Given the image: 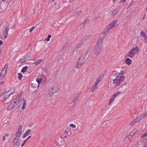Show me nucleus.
Here are the masks:
<instances>
[{"label": "nucleus", "mask_w": 147, "mask_h": 147, "mask_svg": "<svg viewBox=\"0 0 147 147\" xmlns=\"http://www.w3.org/2000/svg\"><path fill=\"white\" fill-rule=\"evenodd\" d=\"M139 49L138 47L136 46L135 48H132L129 51L127 56L130 57H132L139 51Z\"/></svg>", "instance_id": "nucleus-1"}, {"label": "nucleus", "mask_w": 147, "mask_h": 147, "mask_svg": "<svg viewBox=\"0 0 147 147\" xmlns=\"http://www.w3.org/2000/svg\"><path fill=\"white\" fill-rule=\"evenodd\" d=\"M86 60V58H84L83 57L81 56L78 60L76 67L77 69L80 68L85 63Z\"/></svg>", "instance_id": "nucleus-2"}, {"label": "nucleus", "mask_w": 147, "mask_h": 147, "mask_svg": "<svg viewBox=\"0 0 147 147\" xmlns=\"http://www.w3.org/2000/svg\"><path fill=\"white\" fill-rule=\"evenodd\" d=\"M58 91V88L57 84L53 85L52 87L50 89L49 92L50 96H53L54 94L56 93Z\"/></svg>", "instance_id": "nucleus-3"}, {"label": "nucleus", "mask_w": 147, "mask_h": 147, "mask_svg": "<svg viewBox=\"0 0 147 147\" xmlns=\"http://www.w3.org/2000/svg\"><path fill=\"white\" fill-rule=\"evenodd\" d=\"M145 115L144 114L138 116L137 118L134 119L133 121H131L130 123V125H133L140 120H141L143 118Z\"/></svg>", "instance_id": "nucleus-4"}, {"label": "nucleus", "mask_w": 147, "mask_h": 147, "mask_svg": "<svg viewBox=\"0 0 147 147\" xmlns=\"http://www.w3.org/2000/svg\"><path fill=\"white\" fill-rule=\"evenodd\" d=\"M21 141L18 138L15 137L13 140V145L16 147H19L20 146Z\"/></svg>", "instance_id": "nucleus-5"}, {"label": "nucleus", "mask_w": 147, "mask_h": 147, "mask_svg": "<svg viewBox=\"0 0 147 147\" xmlns=\"http://www.w3.org/2000/svg\"><path fill=\"white\" fill-rule=\"evenodd\" d=\"M102 47L100 45H96L94 50V53L96 55H98L100 52Z\"/></svg>", "instance_id": "nucleus-6"}, {"label": "nucleus", "mask_w": 147, "mask_h": 147, "mask_svg": "<svg viewBox=\"0 0 147 147\" xmlns=\"http://www.w3.org/2000/svg\"><path fill=\"white\" fill-rule=\"evenodd\" d=\"M9 23H7L6 24V26L4 28L3 34L6 38L8 35V32L9 30Z\"/></svg>", "instance_id": "nucleus-7"}, {"label": "nucleus", "mask_w": 147, "mask_h": 147, "mask_svg": "<svg viewBox=\"0 0 147 147\" xmlns=\"http://www.w3.org/2000/svg\"><path fill=\"white\" fill-rule=\"evenodd\" d=\"M12 90H13L12 92H11V93H9V91H8L4 95L3 100H6L7 98H9V97L11 95L15 92V89H11V91H12Z\"/></svg>", "instance_id": "nucleus-8"}, {"label": "nucleus", "mask_w": 147, "mask_h": 147, "mask_svg": "<svg viewBox=\"0 0 147 147\" xmlns=\"http://www.w3.org/2000/svg\"><path fill=\"white\" fill-rule=\"evenodd\" d=\"M17 103L16 101H14L11 102L8 107L7 108V111H9L12 110L17 105Z\"/></svg>", "instance_id": "nucleus-9"}, {"label": "nucleus", "mask_w": 147, "mask_h": 147, "mask_svg": "<svg viewBox=\"0 0 147 147\" xmlns=\"http://www.w3.org/2000/svg\"><path fill=\"white\" fill-rule=\"evenodd\" d=\"M22 132V126L21 125H20L18 127V131L16 132V137L18 139H19L21 136V135Z\"/></svg>", "instance_id": "nucleus-10"}, {"label": "nucleus", "mask_w": 147, "mask_h": 147, "mask_svg": "<svg viewBox=\"0 0 147 147\" xmlns=\"http://www.w3.org/2000/svg\"><path fill=\"white\" fill-rule=\"evenodd\" d=\"M103 37H102V36H101V35H100V37L97 40V44L96 45H100L101 47L102 46V45L103 44Z\"/></svg>", "instance_id": "nucleus-11"}, {"label": "nucleus", "mask_w": 147, "mask_h": 147, "mask_svg": "<svg viewBox=\"0 0 147 147\" xmlns=\"http://www.w3.org/2000/svg\"><path fill=\"white\" fill-rule=\"evenodd\" d=\"M117 20H113L112 22H111L110 24L108 26L110 29H112L113 27H114L117 23Z\"/></svg>", "instance_id": "nucleus-12"}, {"label": "nucleus", "mask_w": 147, "mask_h": 147, "mask_svg": "<svg viewBox=\"0 0 147 147\" xmlns=\"http://www.w3.org/2000/svg\"><path fill=\"white\" fill-rule=\"evenodd\" d=\"M110 30L107 27L104 30L103 32L100 34L101 36H102V37H104L109 32Z\"/></svg>", "instance_id": "nucleus-13"}, {"label": "nucleus", "mask_w": 147, "mask_h": 147, "mask_svg": "<svg viewBox=\"0 0 147 147\" xmlns=\"http://www.w3.org/2000/svg\"><path fill=\"white\" fill-rule=\"evenodd\" d=\"M90 53V51L89 50H88L85 51V53L83 54L84 55H82V56L84 58H86V59L89 55Z\"/></svg>", "instance_id": "nucleus-14"}, {"label": "nucleus", "mask_w": 147, "mask_h": 147, "mask_svg": "<svg viewBox=\"0 0 147 147\" xmlns=\"http://www.w3.org/2000/svg\"><path fill=\"white\" fill-rule=\"evenodd\" d=\"M111 77L112 78H113V77L114 78L115 77L114 79L113 80V82H114V83H116L119 82V79L118 75L114 76L113 75L111 76Z\"/></svg>", "instance_id": "nucleus-15"}, {"label": "nucleus", "mask_w": 147, "mask_h": 147, "mask_svg": "<svg viewBox=\"0 0 147 147\" xmlns=\"http://www.w3.org/2000/svg\"><path fill=\"white\" fill-rule=\"evenodd\" d=\"M6 73V71L3 70L1 71L0 74V79H3Z\"/></svg>", "instance_id": "nucleus-16"}, {"label": "nucleus", "mask_w": 147, "mask_h": 147, "mask_svg": "<svg viewBox=\"0 0 147 147\" xmlns=\"http://www.w3.org/2000/svg\"><path fill=\"white\" fill-rule=\"evenodd\" d=\"M120 9V7H118L116 9H115L113 11L112 13V16H115V14L117 13L118 11Z\"/></svg>", "instance_id": "nucleus-17"}, {"label": "nucleus", "mask_w": 147, "mask_h": 147, "mask_svg": "<svg viewBox=\"0 0 147 147\" xmlns=\"http://www.w3.org/2000/svg\"><path fill=\"white\" fill-rule=\"evenodd\" d=\"M84 23L81 22L78 24V26L77 28L78 30H80L82 29L84 27Z\"/></svg>", "instance_id": "nucleus-18"}, {"label": "nucleus", "mask_w": 147, "mask_h": 147, "mask_svg": "<svg viewBox=\"0 0 147 147\" xmlns=\"http://www.w3.org/2000/svg\"><path fill=\"white\" fill-rule=\"evenodd\" d=\"M122 74H119L118 75L119 79V82H123L125 78V76H122Z\"/></svg>", "instance_id": "nucleus-19"}, {"label": "nucleus", "mask_w": 147, "mask_h": 147, "mask_svg": "<svg viewBox=\"0 0 147 147\" xmlns=\"http://www.w3.org/2000/svg\"><path fill=\"white\" fill-rule=\"evenodd\" d=\"M131 60L129 58H127L125 60V63L128 65H130L132 63Z\"/></svg>", "instance_id": "nucleus-20"}, {"label": "nucleus", "mask_w": 147, "mask_h": 147, "mask_svg": "<svg viewBox=\"0 0 147 147\" xmlns=\"http://www.w3.org/2000/svg\"><path fill=\"white\" fill-rule=\"evenodd\" d=\"M91 37L90 35H88L85 36L84 38L82 40V41L84 42V40H87L89 39Z\"/></svg>", "instance_id": "nucleus-21"}, {"label": "nucleus", "mask_w": 147, "mask_h": 147, "mask_svg": "<svg viewBox=\"0 0 147 147\" xmlns=\"http://www.w3.org/2000/svg\"><path fill=\"white\" fill-rule=\"evenodd\" d=\"M138 130L137 129L135 128L130 133V135L132 136L134 135L137 131Z\"/></svg>", "instance_id": "nucleus-22"}, {"label": "nucleus", "mask_w": 147, "mask_h": 147, "mask_svg": "<svg viewBox=\"0 0 147 147\" xmlns=\"http://www.w3.org/2000/svg\"><path fill=\"white\" fill-rule=\"evenodd\" d=\"M121 93V92L118 91L116 93H114L112 96L115 98L117 96L119 95Z\"/></svg>", "instance_id": "nucleus-23"}, {"label": "nucleus", "mask_w": 147, "mask_h": 147, "mask_svg": "<svg viewBox=\"0 0 147 147\" xmlns=\"http://www.w3.org/2000/svg\"><path fill=\"white\" fill-rule=\"evenodd\" d=\"M42 59H39L37 60L36 61L34 62L33 64L35 65H38L42 61Z\"/></svg>", "instance_id": "nucleus-24"}, {"label": "nucleus", "mask_w": 147, "mask_h": 147, "mask_svg": "<svg viewBox=\"0 0 147 147\" xmlns=\"http://www.w3.org/2000/svg\"><path fill=\"white\" fill-rule=\"evenodd\" d=\"M97 86L93 84L91 88V90L92 92H94L96 90Z\"/></svg>", "instance_id": "nucleus-25"}, {"label": "nucleus", "mask_w": 147, "mask_h": 147, "mask_svg": "<svg viewBox=\"0 0 147 147\" xmlns=\"http://www.w3.org/2000/svg\"><path fill=\"white\" fill-rule=\"evenodd\" d=\"M28 68V67L27 66H26L24 67L21 70V72L22 73H24L25 72L26 70H27Z\"/></svg>", "instance_id": "nucleus-26"}, {"label": "nucleus", "mask_w": 147, "mask_h": 147, "mask_svg": "<svg viewBox=\"0 0 147 147\" xmlns=\"http://www.w3.org/2000/svg\"><path fill=\"white\" fill-rule=\"evenodd\" d=\"M115 99V98L112 96L109 100V105H110L112 103Z\"/></svg>", "instance_id": "nucleus-27"}, {"label": "nucleus", "mask_w": 147, "mask_h": 147, "mask_svg": "<svg viewBox=\"0 0 147 147\" xmlns=\"http://www.w3.org/2000/svg\"><path fill=\"white\" fill-rule=\"evenodd\" d=\"M58 143L59 145L62 147L63 146V144H64V142L63 141H58Z\"/></svg>", "instance_id": "nucleus-28"}, {"label": "nucleus", "mask_w": 147, "mask_h": 147, "mask_svg": "<svg viewBox=\"0 0 147 147\" xmlns=\"http://www.w3.org/2000/svg\"><path fill=\"white\" fill-rule=\"evenodd\" d=\"M6 90L5 89H2L0 90V95H2L3 94L5 93Z\"/></svg>", "instance_id": "nucleus-29"}, {"label": "nucleus", "mask_w": 147, "mask_h": 147, "mask_svg": "<svg viewBox=\"0 0 147 147\" xmlns=\"http://www.w3.org/2000/svg\"><path fill=\"white\" fill-rule=\"evenodd\" d=\"M71 130V128L69 127L67 128L64 131V133H68Z\"/></svg>", "instance_id": "nucleus-30"}, {"label": "nucleus", "mask_w": 147, "mask_h": 147, "mask_svg": "<svg viewBox=\"0 0 147 147\" xmlns=\"http://www.w3.org/2000/svg\"><path fill=\"white\" fill-rule=\"evenodd\" d=\"M36 82H38V86H39V84L41 82V81L42 80L41 78H37L36 79Z\"/></svg>", "instance_id": "nucleus-31"}, {"label": "nucleus", "mask_w": 147, "mask_h": 147, "mask_svg": "<svg viewBox=\"0 0 147 147\" xmlns=\"http://www.w3.org/2000/svg\"><path fill=\"white\" fill-rule=\"evenodd\" d=\"M77 51V48H76L74 49L73 52V54L74 55H76L78 53V51Z\"/></svg>", "instance_id": "nucleus-32"}, {"label": "nucleus", "mask_w": 147, "mask_h": 147, "mask_svg": "<svg viewBox=\"0 0 147 147\" xmlns=\"http://www.w3.org/2000/svg\"><path fill=\"white\" fill-rule=\"evenodd\" d=\"M140 34L141 36H143L144 37L147 36L146 34V33L143 32H141Z\"/></svg>", "instance_id": "nucleus-33"}, {"label": "nucleus", "mask_w": 147, "mask_h": 147, "mask_svg": "<svg viewBox=\"0 0 147 147\" xmlns=\"http://www.w3.org/2000/svg\"><path fill=\"white\" fill-rule=\"evenodd\" d=\"M51 36L50 34H49L48 35L47 38H45V41H49L50 40V38H51Z\"/></svg>", "instance_id": "nucleus-34"}, {"label": "nucleus", "mask_w": 147, "mask_h": 147, "mask_svg": "<svg viewBox=\"0 0 147 147\" xmlns=\"http://www.w3.org/2000/svg\"><path fill=\"white\" fill-rule=\"evenodd\" d=\"M31 131V130L30 129H28L25 133V134L27 136H28L29 134L30 133Z\"/></svg>", "instance_id": "nucleus-35"}, {"label": "nucleus", "mask_w": 147, "mask_h": 147, "mask_svg": "<svg viewBox=\"0 0 147 147\" xmlns=\"http://www.w3.org/2000/svg\"><path fill=\"white\" fill-rule=\"evenodd\" d=\"M83 45V42H80L79 44L76 47L77 48H80L81 46L82 45Z\"/></svg>", "instance_id": "nucleus-36"}, {"label": "nucleus", "mask_w": 147, "mask_h": 147, "mask_svg": "<svg viewBox=\"0 0 147 147\" xmlns=\"http://www.w3.org/2000/svg\"><path fill=\"white\" fill-rule=\"evenodd\" d=\"M18 78L19 80H21L22 77V74L21 73H19L18 74Z\"/></svg>", "instance_id": "nucleus-37"}, {"label": "nucleus", "mask_w": 147, "mask_h": 147, "mask_svg": "<svg viewBox=\"0 0 147 147\" xmlns=\"http://www.w3.org/2000/svg\"><path fill=\"white\" fill-rule=\"evenodd\" d=\"M81 13V11H78L76 12L74 14L75 16H78L80 15Z\"/></svg>", "instance_id": "nucleus-38"}, {"label": "nucleus", "mask_w": 147, "mask_h": 147, "mask_svg": "<svg viewBox=\"0 0 147 147\" xmlns=\"http://www.w3.org/2000/svg\"><path fill=\"white\" fill-rule=\"evenodd\" d=\"M141 137L142 138L146 137L147 138V132L143 134L141 136Z\"/></svg>", "instance_id": "nucleus-39"}, {"label": "nucleus", "mask_w": 147, "mask_h": 147, "mask_svg": "<svg viewBox=\"0 0 147 147\" xmlns=\"http://www.w3.org/2000/svg\"><path fill=\"white\" fill-rule=\"evenodd\" d=\"M78 98H76L74 97V99H73L72 102L74 104H75V103L76 102Z\"/></svg>", "instance_id": "nucleus-40"}, {"label": "nucleus", "mask_w": 147, "mask_h": 147, "mask_svg": "<svg viewBox=\"0 0 147 147\" xmlns=\"http://www.w3.org/2000/svg\"><path fill=\"white\" fill-rule=\"evenodd\" d=\"M8 64H7V63L5 65V66L3 68V69L6 71L7 69L8 68Z\"/></svg>", "instance_id": "nucleus-41"}, {"label": "nucleus", "mask_w": 147, "mask_h": 147, "mask_svg": "<svg viewBox=\"0 0 147 147\" xmlns=\"http://www.w3.org/2000/svg\"><path fill=\"white\" fill-rule=\"evenodd\" d=\"M26 59L25 58V57H24L22 59L21 61V62L22 63H23L26 61Z\"/></svg>", "instance_id": "nucleus-42"}, {"label": "nucleus", "mask_w": 147, "mask_h": 147, "mask_svg": "<svg viewBox=\"0 0 147 147\" xmlns=\"http://www.w3.org/2000/svg\"><path fill=\"white\" fill-rule=\"evenodd\" d=\"M23 106H26V101L24 100V98H23Z\"/></svg>", "instance_id": "nucleus-43"}, {"label": "nucleus", "mask_w": 147, "mask_h": 147, "mask_svg": "<svg viewBox=\"0 0 147 147\" xmlns=\"http://www.w3.org/2000/svg\"><path fill=\"white\" fill-rule=\"evenodd\" d=\"M103 77H101V76H100L96 80H98V82L100 81H101Z\"/></svg>", "instance_id": "nucleus-44"}, {"label": "nucleus", "mask_w": 147, "mask_h": 147, "mask_svg": "<svg viewBox=\"0 0 147 147\" xmlns=\"http://www.w3.org/2000/svg\"><path fill=\"white\" fill-rule=\"evenodd\" d=\"M127 84V82H124L121 85V87H123V86H125Z\"/></svg>", "instance_id": "nucleus-45"}, {"label": "nucleus", "mask_w": 147, "mask_h": 147, "mask_svg": "<svg viewBox=\"0 0 147 147\" xmlns=\"http://www.w3.org/2000/svg\"><path fill=\"white\" fill-rule=\"evenodd\" d=\"M69 126L73 128L76 127V126L74 124L72 123L69 124Z\"/></svg>", "instance_id": "nucleus-46"}, {"label": "nucleus", "mask_w": 147, "mask_h": 147, "mask_svg": "<svg viewBox=\"0 0 147 147\" xmlns=\"http://www.w3.org/2000/svg\"><path fill=\"white\" fill-rule=\"evenodd\" d=\"M30 56V55L29 54V55H27L25 56L24 57L26 59V60H27V59H28L29 58Z\"/></svg>", "instance_id": "nucleus-47"}, {"label": "nucleus", "mask_w": 147, "mask_h": 147, "mask_svg": "<svg viewBox=\"0 0 147 147\" xmlns=\"http://www.w3.org/2000/svg\"><path fill=\"white\" fill-rule=\"evenodd\" d=\"M27 141V140H25L24 141L21 145L22 147H23L24 146Z\"/></svg>", "instance_id": "nucleus-48"}, {"label": "nucleus", "mask_w": 147, "mask_h": 147, "mask_svg": "<svg viewBox=\"0 0 147 147\" xmlns=\"http://www.w3.org/2000/svg\"><path fill=\"white\" fill-rule=\"evenodd\" d=\"M80 96V94L78 93L75 96V97L78 98H79V97Z\"/></svg>", "instance_id": "nucleus-49"}, {"label": "nucleus", "mask_w": 147, "mask_h": 147, "mask_svg": "<svg viewBox=\"0 0 147 147\" xmlns=\"http://www.w3.org/2000/svg\"><path fill=\"white\" fill-rule=\"evenodd\" d=\"M144 42L145 43H147V36L144 37Z\"/></svg>", "instance_id": "nucleus-50"}, {"label": "nucleus", "mask_w": 147, "mask_h": 147, "mask_svg": "<svg viewBox=\"0 0 147 147\" xmlns=\"http://www.w3.org/2000/svg\"><path fill=\"white\" fill-rule=\"evenodd\" d=\"M99 82L98 81V80H96L95 81V83L94 84L97 86V85L98 84V83Z\"/></svg>", "instance_id": "nucleus-51"}, {"label": "nucleus", "mask_w": 147, "mask_h": 147, "mask_svg": "<svg viewBox=\"0 0 147 147\" xmlns=\"http://www.w3.org/2000/svg\"><path fill=\"white\" fill-rule=\"evenodd\" d=\"M34 27H32L30 30H29V32H31L32 31V30H33L34 29Z\"/></svg>", "instance_id": "nucleus-52"}, {"label": "nucleus", "mask_w": 147, "mask_h": 147, "mask_svg": "<svg viewBox=\"0 0 147 147\" xmlns=\"http://www.w3.org/2000/svg\"><path fill=\"white\" fill-rule=\"evenodd\" d=\"M69 134H68V135H64L63 137L65 138H67L68 136H69Z\"/></svg>", "instance_id": "nucleus-53"}, {"label": "nucleus", "mask_w": 147, "mask_h": 147, "mask_svg": "<svg viewBox=\"0 0 147 147\" xmlns=\"http://www.w3.org/2000/svg\"><path fill=\"white\" fill-rule=\"evenodd\" d=\"M26 136H27L24 133L23 136V138H25Z\"/></svg>", "instance_id": "nucleus-54"}, {"label": "nucleus", "mask_w": 147, "mask_h": 147, "mask_svg": "<svg viewBox=\"0 0 147 147\" xmlns=\"http://www.w3.org/2000/svg\"><path fill=\"white\" fill-rule=\"evenodd\" d=\"M31 138V136H28L27 139L26 140H27V141L28 140V139L30 138Z\"/></svg>", "instance_id": "nucleus-55"}, {"label": "nucleus", "mask_w": 147, "mask_h": 147, "mask_svg": "<svg viewBox=\"0 0 147 147\" xmlns=\"http://www.w3.org/2000/svg\"><path fill=\"white\" fill-rule=\"evenodd\" d=\"M3 43V41L2 40H0V46Z\"/></svg>", "instance_id": "nucleus-56"}, {"label": "nucleus", "mask_w": 147, "mask_h": 147, "mask_svg": "<svg viewBox=\"0 0 147 147\" xmlns=\"http://www.w3.org/2000/svg\"><path fill=\"white\" fill-rule=\"evenodd\" d=\"M25 107H26L23 106L22 108V109L24 110V109H25Z\"/></svg>", "instance_id": "nucleus-57"}, {"label": "nucleus", "mask_w": 147, "mask_h": 147, "mask_svg": "<svg viewBox=\"0 0 147 147\" xmlns=\"http://www.w3.org/2000/svg\"><path fill=\"white\" fill-rule=\"evenodd\" d=\"M3 140L4 141L5 140V136H3Z\"/></svg>", "instance_id": "nucleus-58"}, {"label": "nucleus", "mask_w": 147, "mask_h": 147, "mask_svg": "<svg viewBox=\"0 0 147 147\" xmlns=\"http://www.w3.org/2000/svg\"><path fill=\"white\" fill-rule=\"evenodd\" d=\"M126 0H121V2L124 3V2Z\"/></svg>", "instance_id": "nucleus-59"}, {"label": "nucleus", "mask_w": 147, "mask_h": 147, "mask_svg": "<svg viewBox=\"0 0 147 147\" xmlns=\"http://www.w3.org/2000/svg\"><path fill=\"white\" fill-rule=\"evenodd\" d=\"M2 21V20H0V25H1L2 24V23L1 22Z\"/></svg>", "instance_id": "nucleus-60"}, {"label": "nucleus", "mask_w": 147, "mask_h": 147, "mask_svg": "<svg viewBox=\"0 0 147 147\" xmlns=\"http://www.w3.org/2000/svg\"><path fill=\"white\" fill-rule=\"evenodd\" d=\"M144 147H147V144H145L144 146Z\"/></svg>", "instance_id": "nucleus-61"}, {"label": "nucleus", "mask_w": 147, "mask_h": 147, "mask_svg": "<svg viewBox=\"0 0 147 147\" xmlns=\"http://www.w3.org/2000/svg\"><path fill=\"white\" fill-rule=\"evenodd\" d=\"M17 97H18V96H17V97H16V98H15V101H16V100H18V98H17Z\"/></svg>", "instance_id": "nucleus-62"}, {"label": "nucleus", "mask_w": 147, "mask_h": 147, "mask_svg": "<svg viewBox=\"0 0 147 147\" xmlns=\"http://www.w3.org/2000/svg\"><path fill=\"white\" fill-rule=\"evenodd\" d=\"M8 135L7 134H6L5 135V136L7 137H8Z\"/></svg>", "instance_id": "nucleus-63"}, {"label": "nucleus", "mask_w": 147, "mask_h": 147, "mask_svg": "<svg viewBox=\"0 0 147 147\" xmlns=\"http://www.w3.org/2000/svg\"><path fill=\"white\" fill-rule=\"evenodd\" d=\"M144 114L145 115V116L146 115H147V112H146V114Z\"/></svg>", "instance_id": "nucleus-64"}]
</instances>
